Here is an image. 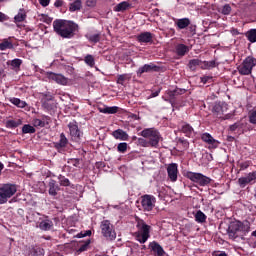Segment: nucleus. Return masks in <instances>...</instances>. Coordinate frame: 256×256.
<instances>
[{"instance_id": "bb28decb", "label": "nucleus", "mask_w": 256, "mask_h": 256, "mask_svg": "<svg viewBox=\"0 0 256 256\" xmlns=\"http://www.w3.org/2000/svg\"><path fill=\"white\" fill-rule=\"evenodd\" d=\"M220 63L216 62V60H211V61H202V70H208L211 71L215 69L216 67H219Z\"/></svg>"}, {"instance_id": "20e7f679", "label": "nucleus", "mask_w": 256, "mask_h": 256, "mask_svg": "<svg viewBox=\"0 0 256 256\" xmlns=\"http://www.w3.org/2000/svg\"><path fill=\"white\" fill-rule=\"evenodd\" d=\"M184 177L196 184H199L200 187H206L212 182V179L210 177L204 176L201 173L191 171H186L184 173Z\"/></svg>"}, {"instance_id": "c03bdc74", "label": "nucleus", "mask_w": 256, "mask_h": 256, "mask_svg": "<svg viewBox=\"0 0 256 256\" xmlns=\"http://www.w3.org/2000/svg\"><path fill=\"white\" fill-rule=\"evenodd\" d=\"M30 255L32 256H45V250L40 247H34L30 250Z\"/></svg>"}, {"instance_id": "37998d69", "label": "nucleus", "mask_w": 256, "mask_h": 256, "mask_svg": "<svg viewBox=\"0 0 256 256\" xmlns=\"http://www.w3.org/2000/svg\"><path fill=\"white\" fill-rule=\"evenodd\" d=\"M35 132L34 126L30 124H24V126H22V134H34Z\"/></svg>"}, {"instance_id": "cd10ccee", "label": "nucleus", "mask_w": 256, "mask_h": 256, "mask_svg": "<svg viewBox=\"0 0 256 256\" xmlns=\"http://www.w3.org/2000/svg\"><path fill=\"white\" fill-rule=\"evenodd\" d=\"M49 195L55 197L58 195V191L61 190V188H59V185L57 184V182L55 180H50L49 184Z\"/></svg>"}, {"instance_id": "ea45409f", "label": "nucleus", "mask_w": 256, "mask_h": 256, "mask_svg": "<svg viewBox=\"0 0 256 256\" xmlns=\"http://www.w3.org/2000/svg\"><path fill=\"white\" fill-rule=\"evenodd\" d=\"M10 103L19 108H25L27 103L22 101L20 98L12 97L9 99Z\"/></svg>"}, {"instance_id": "c756f323", "label": "nucleus", "mask_w": 256, "mask_h": 256, "mask_svg": "<svg viewBox=\"0 0 256 256\" xmlns=\"http://www.w3.org/2000/svg\"><path fill=\"white\" fill-rule=\"evenodd\" d=\"M175 53L179 57H183L189 53V47L185 44H177L175 47Z\"/></svg>"}, {"instance_id": "e2e57ef3", "label": "nucleus", "mask_w": 256, "mask_h": 256, "mask_svg": "<svg viewBox=\"0 0 256 256\" xmlns=\"http://www.w3.org/2000/svg\"><path fill=\"white\" fill-rule=\"evenodd\" d=\"M212 78L211 77H209V76H203V77H201V82L203 83V84H207V82L209 81V80H211Z\"/></svg>"}, {"instance_id": "a211bd4d", "label": "nucleus", "mask_w": 256, "mask_h": 256, "mask_svg": "<svg viewBox=\"0 0 256 256\" xmlns=\"http://www.w3.org/2000/svg\"><path fill=\"white\" fill-rule=\"evenodd\" d=\"M38 228L41 231H51L54 229V222L49 219V216L44 215V220L38 224Z\"/></svg>"}, {"instance_id": "0e129e2a", "label": "nucleus", "mask_w": 256, "mask_h": 256, "mask_svg": "<svg viewBox=\"0 0 256 256\" xmlns=\"http://www.w3.org/2000/svg\"><path fill=\"white\" fill-rule=\"evenodd\" d=\"M159 93H161V89L152 92L151 97H152V98H156V97H158Z\"/></svg>"}, {"instance_id": "680f3d73", "label": "nucleus", "mask_w": 256, "mask_h": 256, "mask_svg": "<svg viewBox=\"0 0 256 256\" xmlns=\"http://www.w3.org/2000/svg\"><path fill=\"white\" fill-rule=\"evenodd\" d=\"M40 5L47 7L50 4V0H39Z\"/></svg>"}, {"instance_id": "4be33fe9", "label": "nucleus", "mask_w": 256, "mask_h": 256, "mask_svg": "<svg viewBox=\"0 0 256 256\" xmlns=\"http://www.w3.org/2000/svg\"><path fill=\"white\" fill-rule=\"evenodd\" d=\"M132 7L131 3L129 1H123L118 3L115 7H114V12L115 13H124L127 10H130Z\"/></svg>"}, {"instance_id": "79ce46f5", "label": "nucleus", "mask_w": 256, "mask_h": 256, "mask_svg": "<svg viewBox=\"0 0 256 256\" xmlns=\"http://www.w3.org/2000/svg\"><path fill=\"white\" fill-rule=\"evenodd\" d=\"M206 219H207V216L205 215L204 212H201V211L196 212L195 214L196 222L203 224L206 222Z\"/></svg>"}, {"instance_id": "f257e3e1", "label": "nucleus", "mask_w": 256, "mask_h": 256, "mask_svg": "<svg viewBox=\"0 0 256 256\" xmlns=\"http://www.w3.org/2000/svg\"><path fill=\"white\" fill-rule=\"evenodd\" d=\"M79 26L72 21L57 19L53 22V30L62 38L71 39L75 35V31Z\"/></svg>"}, {"instance_id": "4d7b16f0", "label": "nucleus", "mask_w": 256, "mask_h": 256, "mask_svg": "<svg viewBox=\"0 0 256 256\" xmlns=\"http://www.w3.org/2000/svg\"><path fill=\"white\" fill-rule=\"evenodd\" d=\"M97 4V0H86V6L88 7H95Z\"/></svg>"}, {"instance_id": "6e6d98bb", "label": "nucleus", "mask_w": 256, "mask_h": 256, "mask_svg": "<svg viewBox=\"0 0 256 256\" xmlns=\"http://www.w3.org/2000/svg\"><path fill=\"white\" fill-rule=\"evenodd\" d=\"M68 163L71 164V165H73V166H75V167H79V165H80V159H70V160L68 161Z\"/></svg>"}, {"instance_id": "69168bd1", "label": "nucleus", "mask_w": 256, "mask_h": 256, "mask_svg": "<svg viewBox=\"0 0 256 256\" xmlns=\"http://www.w3.org/2000/svg\"><path fill=\"white\" fill-rule=\"evenodd\" d=\"M42 106H43L44 108H46V109H50L49 103H48L47 101H44V102L42 103Z\"/></svg>"}, {"instance_id": "aec40b11", "label": "nucleus", "mask_w": 256, "mask_h": 256, "mask_svg": "<svg viewBox=\"0 0 256 256\" xmlns=\"http://www.w3.org/2000/svg\"><path fill=\"white\" fill-rule=\"evenodd\" d=\"M180 132L185 134V137L188 138H192L195 135V129H193V127L186 122L182 123V126L180 127Z\"/></svg>"}, {"instance_id": "6e6552de", "label": "nucleus", "mask_w": 256, "mask_h": 256, "mask_svg": "<svg viewBox=\"0 0 256 256\" xmlns=\"http://www.w3.org/2000/svg\"><path fill=\"white\" fill-rule=\"evenodd\" d=\"M174 23L178 31L187 30L191 35L196 34V25H193L189 18L174 19Z\"/></svg>"}, {"instance_id": "e433bc0d", "label": "nucleus", "mask_w": 256, "mask_h": 256, "mask_svg": "<svg viewBox=\"0 0 256 256\" xmlns=\"http://www.w3.org/2000/svg\"><path fill=\"white\" fill-rule=\"evenodd\" d=\"M245 128V124H243L241 121L236 122L235 124H232L229 126V131L238 133H242L243 129Z\"/></svg>"}, {"instance_id": "4c0bfd02", "label": "nucleus", "mask_w": 256, "mask_h": 256, "mask_svg": "<svg viewBox=\"0 0 256 256\" xmlns=\"http://www.w3.org/2000/svg\"><path fill=\"white\" fill-rule=\"evenodd\" d=\"M81 8H82V0H75L73 3H70L69 5L70 13L80 11Z\"/></svg>"}, {"instance_id": "393cba45", "label": "nucleus", "mask_w": 256, "mask_h": 256, "mask_svg": "<svg viewBox=\"0 0 256 256\" xmlns=\"http://www.w3.org/2000/svg\"><path fill=\"white\" fill-rule=\"evenodd\" d=\"M112 137L119 141H127L129 140V134L124 132L122 129H117L116 131L112 132Z\"/></svg>"}, {"instance_id": "09e8293b", "label": "nucleus", "mask_w": 256, "mask_h": 256, "mask_svg": "<svg viewBox=\"0 0 256 256\" xmlns=\"http://www.w3.org/2000/svg\"><path fill=\"white\" fill-rule=\"evenodd\" d=\"M137 143H138V145H140L141 147H144V148L151 147V143L147 139L138 138Z\"/></svg>"}, {"instance_id": "58836bf2", "label": "nucleus", "mask_w": 256, "mask_h": 256, "mask_svg": "<svg viewBox=\"0 0 256 256\" xmlns=\"http://www.w3.org/2000/svg\"><path fill=\"white\" fill-rule=\"evenodd\" d=\"M244 35L250 43H256V29H250Z\"/></svg>"}, {"instance_id": "412c9836", "label": "nucleus", "mask_w": 256, "mask_h": 256, "mask_svg": "<svg viewBox=\"0 0 256 256\" xmlns=\"http://www.w3.org/2000/svg\"><path fill=\"white\" fill-rule=\"evenodd\" d=\"M153 34L146 31V32H142L139 35L136 36V40L140 43H150L153 42Z\"/></svg>"}, {"instance_id": "6ab92c4d", "label": "nucleus", "mask_w": 256, "mask_h": 256, "mask_svg": "<svg viewBox=\"0 0 256 256\" xmlns=\"http://www.w3.org/2000/svg\"><path fill=\"white\" fill-rule=\"evenodd\" d=\"M48 78L59 85H67L68 79L62 74L48 73Z\"/></svg>"}, {"instance_id": "72a5a7b5", "label": "nucleus", "mask_w": 256, "mask_h": 256, "mask_svg": "<svg viewBox=\"0 0 256 256\" xmlns=\"http://www.w3.org/2000/svg\"><path fill=\"white\" fill-rule=\"evenodd\" d=\"M50 118L48 116L43 117V120L39 119V118H35L33 119V126L38 128H44L46 126V124H49Z\"/></svg>"}, {"instance_id": "423d86ee", "label": "nucleus", "mask_w": 256, "mask_h": 256, "mask_svg": "<svg viewBox=\"0 0 256 256\" xmlns=\"http://www.w3.org/2000/svg\"><path fill=\"white\" fill-rule=\"evenodd\" d=\"M248 232L249 231V225H245L243 224L241 221L236 220V221H232L227 229L228 232V236L231 239H237L238 238V232Z\"/></svg>"}, {"instance_id": "f8f14e48", "label": "nucleus", "mask_w": 256, "mask_h": 256, "mask_svg": "<svg viewBox=\"0 0 256 256\" xmlns=\"http://www.w3.org/2000/svg\"><path fill=\"white\" fill-rule=\"evenodd\" d=\"M68 128H69L71 140H73L76 143H79L83 133L80 131L79 125L77 124V122L75 120L69 122Z\"/></svg>"}, {"instance_id": "7c9ffc66", "label": "nucleus", "mask_w": 256, "mask_h": 256, "mask_svg": "<svg viewBox=\"0 0 256 256\" xmlns=\"http://www.w3.org/2000/svg\"><path fill=\"white\" fill-rule=\"evenodd\" d=\"M23 60L20 58H15L7 62L13 71H20Z\"/></svg>"}, {"instance_id": "a878e982", "label": "nucleus", "mask_w": 256, "mask_h": 256, "mask_svg": "<svg viewBox=\"0 0 256 256\" xmlns=\"http://www.w3.org/2000/svg\"><path fill=\"white\" fill-rule=\"evenodd\" d=\"M90 244H91V240L90 239H87L84 242H78L76 253L80 254V253L88 251L89 248H90Z\"/></svg>"}, {"instance_id": "3c124183", "label": "nucleus", "mask_w": 256, "mask_h": 256, "mask_svg": "<svg viewBox=\"0 0 256 256\" xmlns=\"http://www.w3.org/2000/svg\"><path fill=\"white\" fill-rule=\"evenodd\" d=\"M178 144L182 145L183 150H188L190 146L189 141L185 140L184 138H179Z\"/></svg>"}, {"instance_id": "5fc2aeb1", "label": "nucleus", "mask_w": 256, "mask_h": 256, "mask_svg": "<svg viewBox=\"0 0 256 256\" xmlns=\"http://www.w3.org/2000/svg\"><path fill=\"white\" fill-rule=\"evenodd\" d=\"M231 11H232V8L230 4H225L222 10L220 11V13H222L223 15H230Z\"/></svg>"}, {"instance_id": "9d476101", "label": "nucleus", "mask_w": 256, "mask_h": 256, "mask_svg": "<svg viewBox=\"0 0 256 256\" xmlns=\"http://www.w3.org/2000/svg\"><path fill=\"white\" fill-rule=\"evenodd\" d=\"M101 233L104 238L108 240H114L116 239V232L109 220H103L101 223Z\"/></svg>"}, {"instance_id": "338daca9", "label": "nucleus", "mask_w": 256, "mask_h": 256, "mask_svg": "<svg viewBox=\"0 0 256 256\" xmlns=\"http://www.w3.org/2000/svg\"><path fill=\"white\" fill-rule=\"evenodd\" d=\"M231 114H225V115H223V118H221V119H223V120H229L230 118H231Z\"/></svg>"}, {"instance_id": "473e14b6", "label": "nucleus", "mask_w": 256, "mask_h": 256, "mask_svg": "<svg viewBox=\"0 0 256 256\" xmlns=\"http://www.w3.org/2000/svg\"><path fill=\"white\" fill-rule=\"evenodd\" d=\"M27 18V13L24 8H20L18 14L13 18L16 24L22 23Z\"/></svg>"}, {"instance_id": "1a4fd4ad", "label": "nucleus", "mask_w": 256, "mask_h": 256, "mask_svg": "<svg viewBox=\"0 0 256 256\" xmlns=\"http://www.w3.org/2000/svg\"><path fill=\"white\" fill-rule=\"evenodd\" d=\"M70 140L67 139L64 132L60 134L59 140L53 142V148L58 151L60 154H65L66 152L70 151Z\"/></svg>"}, {"instance_id": "ddd939ff", "label": "nucleus", "mask_w": 256, "mask_h": 256, "mask_svg": "<svg viewBox=\"0 0 256 256\" xmlns=\"http://www.w3.org/2000/svg\"><path fill=\"white\" fill-rule=\"evenodd\" d=\"M228 111V104L225 102H218L214 105V108H212V113L218 118L222 119L224 113Z\"/></svg>"}, {"instance_id": "c85d7f7f", "label": "nucleus", "mask_w": 256, "mask_h": 256, "mask_svg": "<svg viewBox=\"0 0 256 256\" xmlns=\"http://www.w3.org/2000/svg\"><path fill=\"white\" fill-rule=\"evenodd\" d=\"M187 93V89L185 88H175L174 90H168L167 95L171 100L175 99V97H178L180 95H183Z\"/></svg>"}, {"instance_id": "f704fd0d", "label": "nucleus", "mask_w": 256, "mask_h": 256, "mask_svg": "<svg viewBox=\"0 0 256 256\" xmlns=\"http://www.w3.org/2000/svg\"><path fill=\"white\" fill-rule=\"evenodd\" d=\"M58 181H59V185L61 187H70V188H75L74 184H71L70 179H68L67 177L63 176V175H59L58 176Z\"/></svg>"}, {"instance_id": "13d9d810", "label": "nucleus", "mask_w": 256, "mask_h": 256, "mask_svg": "<svg viewBox=\"0 0 256 256\" xmlns=\"http://www.w3.org/2000/svg\"><path fill=\"white\" fill-rule=\"evenodd\" d=\"M249 166H250V162H242V163H240V169L242 171L248 169Z\"/></svg>"}, {"instance_id": "a18cd8bd", "label": "nucleus", "mask_w": 256, "mask_h": 256, "mask_svg": "<svg viewBox=\"0 0 256 256\" xmlns=\"http://www.w3.org/2000/svg\"><path fill=\"white\" fill-rule=\"evenodd\" d=\"M130 78L131 77H130L129 74H119L118 77H117L116 82H117L118 85H124V82L126 80H130Z\"/></svg>"}, {"instance_id": "052dcab7", "label": "nucleus", "mask_w": 256, "mask_h": 256, "mask_svg": "<svg viewBox=\"0 0 256 256\" xmlns=\"http://www.w3.org/2000/svg\"><path fill=\"white\" fill-rule=\"evenodd\" d=\"M64 5V0H56V2H54V6H56L57 8L62 7Z\"/></svg>"}, {"instance_id": "39448f33", "label": "nucleus", "mask_w": 256, "mask_h": 256, "mask_svg": "<svg viewBox=\"0 0 256 256\" xmlns=\"http://www.w3.org/2000/svg\"><path fill=\"white\" fill-rule=\"evenodd\" d=\"M141 136L146 138L151 144L152 148H157L159 141H161V133L154 128H146L141 132Z\"/></svg>"}, {"instance_id": "a19ab883", "label": "nucleus", "mask_w": 256, "mask_h": 256, "mask_svg": "<svg viewBox=\"0 0 256 256\" xmlns=\"http://www.w3.org/2000/svg\"><path fill=\"white\" fill-rule=\"evenodd\" d=\"M7 49H14L12 42H9L8 39H3V42L0 43V50L5 51Z\"/></svg>"}, {"instance_id": "c9c22d12", "label": "nucleus", "mask_w": 256, "mask_h": 256, "mask_svg": "<svg viewBox=\"0 0 256 256\" xmlns=\"http://www.w3.org/2000/svg\"><path fill=\"white\" fill-rule=\"evenodd\" d=\"M23 121L21 119H10L6 122L7 129H16L17 127L21 126Z\"/></svg>"}, {"instance_id": "b1692460", "label": "nucleus", "mask_w": 256, "mask_h": 256, "mask_svg": "<svg viewBox=\"0 0 256 256\" xmlns=\"http://www.w3.org/2000/svg\"><path fill=\"white\" fill-rule=\"evenodd\" d=\"M201 140L204 143H207L209 145H211L214 148H217V140H215L213 138V136L211 134H209L208 132H205L201 135Z\"/></svg>"}, {"instance_id": "8fccbe9b", "label": "nucleus", "mask_w": 256, "mask_h": 256, "mask_svg": "<svg viewBox=\"0 0 256 256\" xmlns=\"http://www.w3.org/2000/svg\"><path fill=\"white\" fill-rule=\"evenodd\" d=\"M127 143L126 142H121L117 146V151L120 152L121 154H124L127 151Z\"/></svg>"}, {"instance_id": "864d4df0", "label": "nucleus", "mask_w": 256, "mask_h": 256, "mask_svg": "<svg viewBox=\"0 0 256 256\" xmlns=\"http://www.w3.org/2000/svg\"><path fill=\"white\" fill-rule=\"evenodd\" d=\"M91 234H92V231H91V230H86V231H82V232L78 233V234L76 235V237H77L78 239H82V238H85V237H90Z\"/></svg>"}, {"instance_id": "dca6fc26", "label": "nucleus", "mask_w": 256, "mask_h": 256, "mask_svg": "<svg viewBox=\"0 0 256 256\" xmlns=\"http://www.w3.org/2000/svg\"><path fill=\"white\" fill-rule=\"evenodd\" d=\"M149 249L154 256H166L167 255L166 251L163 249L161 244H159L156 241L149 243Z\"/></svg>"}, {"instance_id": "4468645a", "label": "nucleus", "mask_w": 256, "mask_h": 256, "mask_svg": "<svg viewBox=\"0 0 256 256\" xmlns=\"http://www.w3.org/2000/svg\"><path fill=\"white\" fill-rule=\"evenodd\" d=\"M167 173H168V179L171 182L178 181V174H179L178 164L170 163L167 167Z\"/></svg>"}, {"instance_id": "5701e85b", "label": "nucleus", "mask_w": 256, "mask_h": 256, "mask_svg": "<svg viewBox=\"0 0 256 256\" xmlns=\"http://www.w3.org/2000/svg\"><path fill=\"white\" fill-rule=\"evenodd\" d=\"M99 112L105 115H115L117 112H119V107L117 106H106L104 105L103 107L99 106L98 108Z\"/></svg>"}, {"instance_id": "bf43d9fd", "label": "nucleus", "mask_w": 256, "mask_h": 256, "mask_svg": "<svg viewBox=\"0 0 256 256\" xmlns=\"http://www.w3.org/2000/svg\"><path fill=\"white\" fill-rule=\"evenodd\" d=\"M9 17L7 14H4L3 12H0V22L8 21Z\"/></svg>"}, {"instance_id": "7ed1b4c3", "label": "nucleus", "mask_w": 256, "mask_h": 256, "mask_svg": "<svg viewBox=\"0 0 256 256\" xmlns=\"http://www.w3.org/2000/svg\"><path fill=\"white\" fill-rule=\"evenodd\" d=\"M17 192L16 184H2L0 186V205L6 204Z\"/></svg>"}, {"instance_id": "49530a36", "label": "nucleus", "mask_w": 256, "mask_h": 256, "mask_svg": "<svg viewBox=\"0 0 256 256\" xmlns=\"http://www.w3.org/2000/svg\"><path fill=\"white\" fill-rule=\"evenodd\" d=\"M86 37H87V40L92 43H98L101 39L100 33L86 35Z\"/></svg>"}, {"instance_id": "2eb2a0df", "label": "nucleus", "mask_w": 256, "mask_h": 256, "mask_svg": "<svg viewBox=\"0 0 256 256\" xmlns=\"http://www.w3.org/2000/svg\"><path fill=\"white\" fill-rule=\"evenodd\" d=\"M159 71H161V66H156L153 63L145 64L144 66H141L140 68H138L137 76L141 77V75L144 73L159 72Z\"/></svg>"}, {"instance_id": "9b49d317", "label": "nucleus", "mask_w": 256, "mask_h": 256, "mask_svg": "<svg viewBox=\"0 0 256 256\" xmlns=\"http://www.w3.org/2000/svg\"><path fill=\"white\" fill-rule=\"evenodd\" d=\"M156 198L153 195L145 194L141 197L143 211L150 212L155 208Z\"/></svg>"}, {"instance_id": "0eeeda50", "label": "nucleus", "mask_w": 256, "mask_h": 256, "mask_svg": "<svg viewBox=\"0 0 256 256\" xmlns=\"http://www.w3.org/2000/svg\"><path fill=\"white\" fill-rule=\"evenodd\" d=\"M256 66V59L254 57H246L242 64L237 66V71L242 76H248L253 71V68Z\"/></svg>"}, {"instance_id": "f3484780", "label": "nucleus", "mask_w": 256, "mask_h": 256, "mask_svg": "<svg viewBox=\"0 0 256 256\" xmlns=\"http://www.w3.org/2000/svg\"><path fill=\"white\" fill-rule=\"evenodd\" d=\"M256 181V172L249 173L248 176L238 178V185L241 188H245L249 184H253Z\"/></svg>"}, {"instance_id": "603ef678", "label": "nucleus", "mask_w": 256, "mask_h": 256, "mask_svg": "<svg viewBox=\"0 0 256 256\" xmlns=\"http://www.w3.org/2000/svg\"><path fill=\"white\" fill-rule=\"evenodd\" d=\"M249 122L253 125H256V109H253L249 112Z\"/></svg>"}, {"instance_id": "2f4dec72", "label": "nucleus", "mask_w": 256, "mask_h": 256, "mask_svg": "<svg viewBox=\"0 0 256 256\" xmlns=\"http://www.w3.org/2000/svg\"><path fill=\"white\" fill-rule=\"evenodd\" d=\"M202 64H203L202 60H200L199 58H193L190 61H188L187 67L192 71H196L197 67L201 68Z\"/></svg>"}, {"instance_id": "774afa93", "label": "nucleus", "mask_w": 256, "mask_h": 256, "mask_svg": "<svg viewBox=\"0 0 256 256\" xmlns=\"http://www.w3.org/2000/svg\"><path fill=\"white\" fill-rule=\"evenodd\" d=\"M215 256H228V254L225 253V252H222V253H220V254H216Z\"/></svg>"}, {"instance_id": "f03ea898", "label": "nucleus", "mask_w": 256, "mask_h": 256, "mask_svg": "<svg viewBox=\"0 0 256 256\" xmlns=\"http://www.w3.org/2000/svg\"><path fill=\"white\" fill-rule=\"evenodd\" d=\"M137 231L135 237L140 244H145L150 239L151 226H149L145 220H137L136 224Z\"/></svg>"}, {"instance_id": "de8ad7c7", "label": "nucleus", "mask_w": 256, "mask_h": 256, "mask_svg": "<svg viewBox=\"0 0 256 256\" xmlns=\"http://www.w3.org/2000/svg\"><path fill=\"white\" fill-rule=\"evenodd\" d=\"M84 61H85V63L88 65V66H90L91 68L92 67H95V58H93V56L92 55H90V54H88V55H86L85 56V58H84Z\"/></svg>"}]
</instances>
